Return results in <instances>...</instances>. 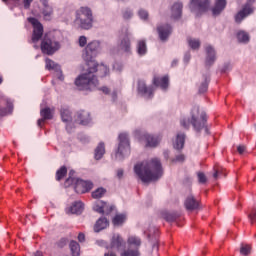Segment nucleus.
Returning <instances> with one entry per match:
<instances>
[{
    "label": "nucleus",
    "mask_w": 256,
    "mask_h": 256,
    "mask_svg": "<svg viewBox=\"0 0 256 256\" xmlns=\"http://www.w3.org/2000/svg\"><path fill=\"white\" fill-rule=\"evenodd\" d=\"M225 7H227V0H216L215 5L212 8V14L214 16L221 15L225 10Z\"/></svg>",
    "instance_id": "4be33fe9"
},
{
    "label": "nucleus",
    "mask_w": 256,
    "mask_h": 256,
    "mask_svg": "<svg viewBox=\"0 0 256 256\" xmlns=\"http://www.w3.org/2000/svg\"><path fill=\"white\" fill-rule=\"evenodd\" d=\"M55 113V108H43L40 110V116L42 117V119H39L37 124L38 127H41V125H43V123H45V121H51V119H53V115Z\"/></svg>",
    "instance_id": "f8f14e48"
},
{
    "label": "nucleus",
    "mask_w": 256,
    "mask_h": 256,
    "mask_svg": "<svg viewBox=\"0 0 256 256\" xmlns=\"http://www.w3.org/2000/svg\"><path fill=\"white\" fill-rule=\"evenodd\" d=\"M118 49L123 51V53L131 54V39H129V34H126L120 41Z\"/></svg>",
    "instance_id": "a211bd4d"
},
{
    "label": "nucleus",
    "mask_w": 256,
    "mask_h": 256,
    "mask_svg": "<svg viewBox=\"0 0 256 256\" xmlns=\"http://www.w3.org/2000/svg\"><path fill=\"white\" fill-rule=\"evenodd\" d=\"M45 67L48 71H61V66H59V64L55 63V61L46 58L45 59Z\"/></svg>",
    "instance_id": "2f4dec72"
},
{
    "label": "nucleus",
    "mask_w": 256,
    "mask_h": 256,
    "mask_svg": "<svg viewBox=\"0 0 256 256\" xmlns=\"http://www.w3.org/2000/svg\"><path fill=\"white\" fill-rule=\"evenodd\" d=\"M205 51H206V65L208 67H211V65H213V63H215L217 59L215 48H213V46L211 45H207L205 47Z\"/></svg>",
    "instance_id": "dca6fc26"
},
{
    "label": "nucleus",
    "mask_w": 256,
    "mask_h": 256,
    "mask_svg": "<svg viewBox=\"0 0 256 256\" xmlns=\"http://www.w3.org/2000/svg\"><path fill=\"white\" fill-rule=\"evenodd\" d=\"M76 122L80 125H89V123H91V114L85 110L78 112L76 115Z\"/></svg>",
    "instance_id": "aec40b11"
},
{
    "label": "nucleus",
    "mask_w": 256,
    "mask_h": 256,
    "mask_svg": "<svg viewBox=\"0 0 256 256\" xmlns=\"http://www.w3.org/2000/svg\"><path fill=\"white\" fill-rule=\"evenodd\" d=\"M85 45H87V37L80 36L79 37V46L80 47H85Z\"/></svg>",
    "instance_id": "8fccbe9b"
},
{
    "label": "nucleus",
    "mask_w": 256,
    "mask_h": 256,
    "mask_svg": "<svg viewBox=\"0 0 256 256\" xmlns=\"http://www.w3.org/2000/svg\"><path fill=\"white\" fill-rule=\"evenodd\" d=\"M187 211H197L199 209V201L194 196H188L184 202Z\"/></svg>",
    "instance_id": "6ab92c4d"
},
{
    "label": "nucleus",
    "mask_w": 256,
    "mask_h": 256,
    "mask_svg": "<svg viewBox=\"0 0 256 256\" xmlns=\"http://www.w3.org/2000/svg\"><path fill=\"white\" fill-rule=\"evenodd\" d=\"M109 227V220L107 218L102 217L99 218L94 226V231L99 233V231H103V229H107Z\"/></svg>",
    "instance_id": "bb28decb"
},
{
    "label": "nucleus",
    "mask_w": 256,
    "mask_h": 256,
    "mask_svg": "<svg viewBox=\"0 0 256 256\" xmlns=\"http://www.w3.org/2000/svg\"><path fill=\"white\" fill-rule=\"evenodd\" d=\"M67 175V167L62 166L60 169L56 171V181H61Z\"/></svg>",
    "instance_id": "58836bf2"
},
{
    "label": "nucleus",
    "mask_w": 256,
    "mask_h": 256,
    "mask_svg": "<svg viewBox=\"0 0 256 256\" xmlns=\"http://www.w3.org/2000/svg\"><path fill=\"white\" fill-rule=\"evenodd\" d=\"M181 127L184 129H189L190 125H192L199 133L202 129H205L206 133H209V129H207V114L205 112H202L199 117V107L195 106L192 109V119L191 121L189 119H182L180 121Z\"/></svg>",
    "instance_id": "7ed1b4c3"
},
{
    "label": "nucleus",
    "mask_w": 256,
    "mask_h": 256,
    "mask_svg": "<svg viewBox=\"0 0 256 256\" xmlns=\"http://www.w3.org/2000/svg\"><path fill=\"white\" fill-rule=\"evenodd\" d=\"M100 47L101 43L99 41H92L87 44L84 50L83 59L87 62L88 71L79 75L75 80V85L79 91H91L99 85V80H97L95 73H98L99 77H106L109 73L107 66L99 65L93 61V58L97 57Z\"/></svg>",
    "instance_id": "f257e3e1"
},
{
    "label": "nucleus",
    "mask_w": 256,
    "mask_h": 256,
    "mask_svg": "<svg viewBox=\"0 0 256 256\" xmlns=\"http://www.w3.org/2000/svg\"><path fill=\"white\" fill-rule=\"evenodd\" d=\"M27 21L28 23H31L33 27L31 38L32 43H39V41H41L43 38V24H41V22H39V20L35 17H28Z\"/></svg>",
    "instance_id": "1a4fd4ad"
},
{
    "label": "nucleus",
    "mask_w": 256,
    "mask_h": 256,
    "mask_svg": "<svg viewBox=\"0 0 256 256\" xmlns=\"http://www.w3.org/2000/svg\"><path fill=\"white\" fill-rule=\"evenodd\" d=\"M60 115L63 123H71L73 121V118L71 117V111H69V108L62 107L60 109Z\"/></svg>",
    "instance_id": "c756f323"
},
{
    "label": "nucleus",
    "mask_w": 256,
    "mask_h": 256,
    "mask_svg": "<svg viewBox=\"0 0 256 256\" xmlns=\"http://www.w3.org/2000/svg\"><path fill=\"white\" fill-rule=\"evenodd\" d=\"M175 65H177V60H174V61L172 62V67H175Z\"/></svg>",
    "instance_id": "e2e57ef3"
},
{
    "label": "nucleus",
    "mask_w": 256,
    "mask_h": 256,
    "mask_svg": "<svg viewBox=\"0 0 256 256\" xmlns=\"http://www.w3.org/2000/svg\"><path fill=\"white\" fill-rule=\"evenodd\" d=\"M43 5V9H42V15H43V19L45 21H51V19H53V7H51L49 5V2L46 4H42Z\"/></svg>",
    "instance_id": "cd10ccee"
},
{
    "label": "nucleus",
    "mask_w": 256,
    "mask_h": 256,
    "mask_svg": "<svg viewBox=\"0 0 256 256\" xmlns=\"http://www.w3.org/2000/svg\"><path fill=\"white\" fill-rule=\"evenodd\" d=\"M100 91L104 92L105 95H109V93H111V90L106 86L100 88Z\"/></svg>",
    "instance_id": "6e6d98bb"
},
{
    "label": "nucleus",
    "mask_w": 256,
    "mask_h": 256,
    "mask_svg": "<svg viewBox=\"0 0 256 256\" xmlns=\"http://www.w3.org/2000/svg\"><path fill=\"white\" fill-rule=\"evenodd\" d=\"M221 175H223V168L219 166L214 167V174H213L214 179H219Z\"/></svg>",
    "instance_id": "a18cd8bd"
},
{
    "label": "nucleus",
    "mask_w": 256,
    "mask_h": 256,
    "mask_svg": "<svg viewBox=\"0 0 256 256\" xmlns=\"http://www.w3.org/2000/svg\"><path fill=\"white\" fill-rule=\"evenodd\" d=\"M35 256H39V255L36 254Z\"/></svg>",
    "instance_id": "774afa93"
},
{
    "label": "nucleus",
    "mask_w": 256,
    "mask_h": 256,
    "mask_svg": "<svg viewBox=\"0 0 256 256\" xmlns=\"http://www.w3.org/2000/svg\"><path fill=\"white\" fill-rule=\"evenodd\" d=\"M123 169H118L117 170V177L118 179H123Z\"/></svg>",
    "instance_id": "4d7b16f0"
},
{
    "label": "nucleus",
    "mask_w": 256,
    "mask_h": 256,
    "mask_svg": "<svg viewBox=\"0 0 256 256\" xmlns=\"http://www.w3.org/2000/svg\"><path fill=\"white\" fill-rule=\"evenodd\" d=\"M187 42L191 49H199L201 47V41L199 39L188 38Z\"/></svg>",
    "instance_id": "ea45409f"
},
{
    "label": "nucleus",
    "mask_w": 256,
    "mask_h": 256,
    "mask_svg": "<svg viewBox=\"0 0 256 256\" xmlns=\"http://www.w3.org/2000/svg\"><path fill=\"white\" fill-rule=\"evenodd\" d=\"M70 251L72 253V256H81V246L77 241H71L70 242Z\"/></svg>",
    "instance_id": "473e14b6"
},
{
    "label": "nucleus",
    "mask_w": 256,
    "mask_h": 256,
    "mask_svg": "<svg viewBox=\"0 0 256 256\" xmlns=\"http://www.w3.org/2000/svg\"><path fill=\"white\" fill-rule=\"evenodd\" d=\"M209 77L208 76H203V81L199 86V93H207V90L209 89Z\"/></svg>",
    "instance_id": "f704fd0d"
},
{
    "label": "nucleus",
    "mask_w": 256,
    "mask_h": 256,
    "mask_svg": "<svg viewBox=\"0 0 256 256\" xmlns=\"http://www.w3.org/2000/svg\"><path fill=\"white\" fill-rule=\"evenodd\" d=\"M78 241H79L80 243L85 242V234L79 233V234H78Z\"/></svg>",
    "instance_id": "5fc2aeb1"
},
{
    "label": "nucleus",
    "mask_w": 256,
    "mask_h": 256,
    "mask_svg": "<svg viewBox=\"0 0 256 256\" xmlns=\"http://www.w3.org/2000/svg\"><path fill=\"white\" fill-rule=\"evenodd\" d=\"M13 113V102L7 100L6 106H0V117H7Z\"/></svg>",
    "instance_id": "c85d7f7f"
},
{
    "label": "nucleus",
    "mask_w": 256,
    "mask_h": 256,
    "mask_svg": "<svg viewBox=\"0 0 256 256\" xmlns=\"http://www.w3.org/2000/svg\"><path fill=\"white\" fill-rule=\"evenodd\" d=\"M66 212L71 215H81L83 213V202L81 201H76L70 206Z\"/></svg>",
    "instance_id": "5701e85b"
},
{
    "label": "nucleus",
    "mask_w": 256,
    "mask_h": 256,
    "mask_svg": "<svg viewBox=\"0 0 256 256\" xmlns=\"http://www.w3.org/2000/svg\"><path fill=\"white\" fill-rule=\"evenodd\" d=\"M172 19H181V15H183V3L176 2L172 6Z\"/></svg>",
    "instance_id": "393cba45"
},
{
    "label": "nucleus",
    "mask_w": 256,
    "mask_h": 256,
    "mask_svg": "<svg viewBox=\"0 0 256 256\" xmlns=\"http://www.w3.org/2000/svg\"><path fill=\"white\" fill-rule=\"evenodd\" d=\"M253 13V8L249 5L246 4L242 10H240L236 15H235V21L237 23H241L245 19V17H248V15H251Z\"/></svg>",
    "instance_id": "f3484780"
},
{
    "label": "nucleus",
    "mask_w": 256,
    "mask_h": 256,
    "mask_svg": "<svg viewBox=\"0 0 256 256\" xmlns=\"http://www.w3.org/2000/svg\"><path fill=\"white\" fill-rule=\"evenodd\" d=\"M138 15L140 19H143L144 21H147V19H149V12H147V10H139Z\"/></svg>",
    "instance_id": "de8ad7c7"
},
{
    "label": "nucleus",
    "mask_w": 256,
    "mask_h": 256,
    "mask_svg": "<svg viewBox=\"0 0 256 256\" xmlns=\"http://www.w3.org/2000/svg\"><path fill=\"white\" fill-rule=\"evenodd\" d=\"M126 219H127V216H125V214H117L113 218L112 223L113 225L120 227V225H123V223H125Z\"/></svg>",
    "instance_id": "c9c22d12"
},
{
    "label": "nucleus",
    "mask_w": 256,
    "mask_h": 256,
    "mask_svg": "<svg viewBox=\"0 0 256 256\" xmlns=\"http://www.w3.org/2000/svg\"><path fill=\"white\" fill-rule=\"evenodd\" d=\"M179 214L176 213H166L164 214V219L168 221V223H173V221H177Z\"/></svg>",
    "instance_id": "79ce46f5"
},
{
    "label": "nucleus",
    "mask_w": 256,
    "mask_h": 256,
    "mask_svg": "<svg viewBox=\"0 0 256 256\" xmlns=\"http://www.w3.org/2000/svg\"><path fill=\"white\" fill-rule=\"evenodd\" d=\"M189 59H190L189 56H185L184 61H186V62L188 63V62H189Z\"/></svg>",
    "instance_id": "052dcab7"
},
{
    "label": "nucleus",
    "mask_w": 256,
    "mask_h": 256,
    "mask_svg": "<svg viewBox=\"0 0 256 256\" xmlns=\"http://www.w3.org/2000/svg\"><path fill=\"white\" fill-rule=\"evenodd\" d=\"M157 237L159 235V228L157 227H150L148 230V239H151L153 237Z\"/></svg>",
    "instance_id": "37998d69"
},
{
    "label": "nucleus",
    "mask_w": 256,
    "mask_h": 256,
    "mask_svg": "<svg viewBox=\"0 0 256 256\" xmlns=\"http://www.w3.org/2000/svg\"><path fill=\"white\" fill-rule=\"evenodd\" d=\"M158 31V35H159V39L162 41H167L169 39V35H171V33H173V28L171 27V25H163V26H159L157 28Z\"/></svg>",
    "instance_id": "2eb2a0df"
},
{
    "label": "nucleus",
    "mask_w": 256,
    "mask_h": 256,
    "mask_svg": "<svg viewBox=\"0 0 256 256\" xmlns=\"http://www.w3.org/2000/svg\"><path fill=\"white\" fill-rule=\"evenodd\" d=\"M210 3L209 0H191L189 7L192 12L200 11L205 13L209 9Z\"/></svg>",
    "instance_id": "9d476101"
},
{
    "label": "nucleus",
    "mask_w": 256,
    "mask_h": 256,
    "mask_svg": "<svg viewBox=\"0 0 256 256\" xmlns=\"http://www.w3.org/2000/svg\"><path fill=\"white\" fill-rule=\"evenodd\" d=\"M42 53L45 55H54L61 49V44L59 41L49 37V35L45 34L40 45Z\"/></svg>",
    "instance_id": "0eeeda50"
},
{
    "label": "nucleus",
    "mask_w": 256,
    "mask_h": 256,
    "mask_svg": "<svg viewBox=\"0 0 256 256\" xmlns=\"http://www.w3.org/2000/svg\"><path fill=\"white\" fill-rule=\"evenodd\" d=\"M105 193H107V189L100 187L97 188L92 192V198L93 199H101L102 197H105Z\"/></svg>",
    "instance_id": "e433bc0d"
},
{
    "label": "nucleus",
    "mask_w": 256,
    "mask_h": 256,
    "mask_svg": "<svg viewBox=\"0 0 256 256\" xmlns=\"http://www.w3.org/2000/svg\"><path fill=\"white\" fill-rule=\"evenodd\" d=\"M141 141L144 142L145 147H157L161 143V137L146 133L142 135Z\"/></svg>",
    "instance_id": "ddd939ff"
},
{
    "label": "nucleus",
    "mask_w": 256,
    "mask_h": 256,
    "mask_svg": "<svg viewBox=\"0 0 256 256\" xmlns=\"http://www.w3.org/2000/svg\"><path fill=\"white\" fill-rule=\"evenodd\" d=\"M93 209L96 213H100L101 215H111L114 207L109 205L107 202L97 201L94 204Z\"/></svg>",
    "instance_id": "9b49d317"
},
{
    "label": "nucleus",
    "mask_w": 256,
    "mask_h": 256,
    "mask_svg": "<svg viewBox=\"0 0 256 256\" xmlns=\"http://www.w3.org/2000/svg\"><path fill=\"white\" fill-rule=\"evenodd\" d=\"M33 0H23L24 9H29L31 7V2Z\"/></svg>",
    "instance_id": "603ef678"
},
{
    "label": "nucleus",
    "mask_w": 256,
    "mask_h": 256,
    "mask_svg": "<svg viewBox=\"0 0 256 256\" xmlns=\"http://www.w3.org/2000/svg\"><path fill=\"white\" fill-rule=\"evenodd\" d=\"M237 39L239 43H249V34L245 31H240L237 33Z\"/></svg>",
    "instance_id": "4c0bfd02"
},
{
    "label": "nucleus",
    "mask_w": 256,
    "mask_h": 256,
    "mask_svg": "<svg viewBox=\"0 0 256 256\" xmlns=\"http://www.w3.org/2000/svg\"><path fill=\"white\" fill-rule=\"evenodd\" d=\"M69 175H70L69 177H73V176H71V175H75V171L71 170L70 173H69Z\"/></svg>",
    "instance_id": "680f3d73"
},
{
    "label": "nucleus",
    "mask_w": 256,
    "mask_h": 256,
    "mask_svg": "<svg viewBox=\"0 0 256 256\" xmlns=\"http://www.w3.org/2000/svg\"><path fill=\"white\" fill-rule=\"evenodd\" d=\"M248 219L250 220V223L253 225L256 223V208H254L251 213L248 215Z\"/></svg>",
    "instance_id": "09e8293b"
},
{
    "label": "nucleus",
    "mask_w": 256,
    "mask_h": 256,
    "mask_svg": "<svg viewBox=\"0 0 256 256\" xmlns=\"http://www.w3.org/2000/svg\"><path fill=\"white\" fill-rule=\"evenodd\" d=\"M240 254L244 256L251 255V245L242 243L240 246Z\"/></svg>",
    "instance_id": "a19ab883"
},
{
    "label": "nucleus",
    "mask_w": 256,
    "mask_h": 256,
    "mask_svg": "<svg viewBox=\"0 0 256 256\" xmlns=\"http://www.w3.org/2000/svg\"><path fill=\"white\" fill-rule=\"evenodd\" d=\"M65 185L68 187L69 185H74V191L80 195H83V193H89V191L93 189V182L84 181L71 176L66 179Z\"/></svg>",
    "instance_id": "423d86ee"
},
{
    "label": "nucleus",
    "mask_w": 256,
    "mask_h": 256,
    "mask_svg": "<svg viewBox=\"0 0 256 256\" xmlns=\"http://www.w3.org/2000/svg\"><path fill=\"white\" fill-rule=\"evenodd\" d=\"M138 92L148 97V99H151V97H153V87H147V85L143 81L138 82Z\"/></svg>",
    "instance_id": "412c9836"
},
{
    "label": "nucleus",
    "mask_w": 256,
    "mask_h": 256,
    "mask_svg": "<svg viewBox=\"0 0 256 256\" xmlns=\"http://www.w3.org/2000/svg\"><path fill=\"white\" fill-rule=\"evenodd\" d=\"M174 149H177L178 151H181L183 147H185V133H178L176 135V139L173 143Z\"/></svg>",
    "instance_id": "a878e982"
},
{
    "label": "nucleus",
    "mask_w": 256,
    "mask_h": 256,
    "mask_svg": "<svg viewBox=\"0 0 256 256\" xmlns=\"http://www.w3.org/2000/svg\"><path fill=\"white\" fill-rule=\"evenodd\" d=\"M176 161L183 163V161H185V155L180 154V155L176 156Z\"/></svg>",
    "instance_id": "864d4df0"
},
{
    "label": "nucleus",
    "mask_w": 256,
    "mask_h": 256,
    "mask_svg": "<svg viewBox=\"0 0 256 256\" xmlns=\"http://www.w3.org/2000/svg\"><path fill=\"white\" fill-rule=\"evenodd\" d=\"M247 147H245V145H240L237 147V151L240 155H243L246 151Z\"/></svg>",
    "instance_id": "3c124183"
},
{
    "label": "nucleus",
    "mask_w": 256,
    "mask_h": 256,
    "mask_svg": "<svg viewBox=\"0 0 256 256\" xmlns=\"http://www.w3.org/2000/svg\"><path fill=\"white\" fill-rule=\"evenodd\" d=\"M127 243L130 247L134 249H127L121 252L120 256H140L139 248L141 247V238L138 236H129Z\"/></svg>",
    "instance_id": "6e6552de"
},
{
    "label": "nucleus",
    "mask_w": 256,
    "mask_h": 256,
    "mask_svg": "<svg viewBox=\"0 0 256 256\" xmlns=\"http://www.w3.org/2000/svg\"><path fill=\"white\" fill-rule=\"evenodd\" d=\"M110 245L112 249H118L119 251V249L125 247V240L118 234L112 237Z\"/></svg>",
    "instance_id": "b1692460"
},
{
    "label": "nucleus",
    "mask_w": 256,
    "mask_h": 256,
    "mask_svg": "<svg viewBox=\"0 0 256 256\" xmlns=\"http://www.w3.org/2000/svg\"><path fill=\"white\" fill-rule=\"evenodd\" d=\"M134 171L143 183L157 181V179L163 177V166H161V160L157 158L144 161L141 164H136Z\"/></svg>",
    "instance_id": "f03ea898"
},
{
    "label": "nucleus",
    "mask_w": 256,
    "mask_h": 256,
    "mask_svg": "<svg viewBox=\"0 0 256 256\" xmlns=\"http://www.w3.org/2000/svg\"><path fill=\"white\" fill-rule=\"evenodd\" d=\"M119 145L115 153L116 161H123L127 155H131V144L129 143V135L121 133L118 136Z\"/></svg>",
    "instance_id": "39448f33"
},
{
    "label": "nucleus",
    "mask_w": 256,
    "mask_h": 256,
    "mask_svg": "<svg viewBox=\"0 0 256 256\" xmlns=\"http://www.w3.org/2000/svg\"><path fill=\"white\" fill-rule=\"evenodd\" d=\"M4 3H7L9 0H2ZM12 1H19V0H12Z\"/></svg>",
    "instance_id": "338daca9"
},
{
    "label": "nucleus",
    "mask_w": 256,
    "mask_h": 256,
    "mask_svg": "<svg viewBox=\"0 0 256 256\" xmlns=\"http://www.w3.org/2000/svg\"><path fill=\"white\" fill-rule=\"evenodd\" d=\"M122 16H123V19H125V20L131 19V17H133V11L131 9L127 8L122 11Z\"/></svg>",
    "instance_id": "49530a36"
},
{
    "label": "nucleus",
    "mask_w": 256,
    "mask_h": 256,
    "mask_svg": "<svg viewBox=\"0 0 256 256\" xmlns=\"http://www.w3.org/2000/svg\"><path fill=\"white\" fill-rule=\"evenodd\" d=\"M59 79H60V81H63V79H64L63 75H60Z\"/></svg>",
    "instance_id": "0e129e2a"
},
{
    "label": "nucleus",
    "mask_w": 256,
    "mask_h": 256,
    "mask_svg": "<svg viewBox=\"0 0 256 256\" xmlns=\"http://www.w3.org/2000/svg\"><path fill=\"white\" fill-rule=\"evenodd\" d=\"M75 23L80 29L86 31L91 29V27H93V12H91V9L88 7H81L78 9L76 11Z\"/></svg>",
    "instance_id": "20e7f679"
},
{
    "label": "nucleus",
    "mask_w": 256,
    "mask_h": 256,
    "mask_svg": "<svg viewBox=\"0 0 256 256\" xmlns=\"http://www.w3.org/2000/svg\"><path fill=\"white\" fill-rule=\"evenodd\" d=\"M105 155V143L101 142L98 144V146L95 149L94 158L96 161H99L100 159H103V156Z\"/></svg>",
    "instance_id": "7c9ffc66"
},
{
    "label": "nucleus",
    "mask_w": 256,
    "mask_h": 256,
    "mask_svg": "<svg viewBox=\"0 0 256 256\" xmlns=\"http://www.w3.org/2000/svg\"><path fill=\"white\" fill-rule=\"evenodd\" d=\"M197 177H198V182L201 185H205V183H207V176L205 175V173L203 172H198L197 173Z\"/></svg>",
    "instance_id": "c03bdc74"
},
{
    "label": "nucleus",
    "mask_w": 256,
    "mask_h": 256,
    "mask_svg": "<svg viewBox=\"0 0 256 256\" xmlns=\"http://www.w3.org/2000/svg\"><path fill=\"white\" fill-rule=\"evenodd\" d=\"M137 53L140 56L146 55L147 53V43L145 40H140L137 43Z\"/></svg>",
    "instance_id": "72a5a7b5"
},
{
    "label": "nucleus",
    "mask_w": 256,
    "mask_h": 256,
    "mask_svg": "<svg viewBox=\"0 0 256 256\" xmlns=\"http://www.w3.org/2000/svg\"><path fill=\"white\" fill-rule=\"evenodd\" d=\"M104 256H117V254L113 251H109V252L105 253Z\"/></svg>",
    "instance_id": "13d9d810"
},
{
    "label": "nucleus",
    "mask_w": 256,
    "mask_h": 256,
    "mask_svg": "<svg viewBox=\"0 0 256 256\" xmlns=\"http://www.w3.org/2000/svg\"><path fill=\"white\" fill-rule=\"evenodd\" d=\"M40 3H42V5H47V3H49V0H40Z\"/></svg>",
    "instance_id": "bf43d9fd"
},
{
    "label": "nucleus",
    "mask_w": 256,
    "mask_h": 256,
    "mask_svg": "<svg viewBox=\"0 0 256 256\" xmlns=\"http://www.w3.org/2000/svg\"><path fill=\"white\" fill-rule=\"evenodd\" d=\"M3 83V77L0 76V85Z\"/></svg>",
    "instance_id": "69168bd1"
},
{
    "label": "nucleus",
    "mask_w": 256,
    "mask_h": 256,
    "mask_svg": "<svg viewBox=\"0 0 256 256\" xmlns=\"http://www.w3.org/2000/svg\"><path fill=\"white\" fill-rule=\"evenodd\" d=\"M152 83L155 87H160L163 91L169 89V76H157L153 77Z\"/></svg>",
    "instance_id": "4468645a"
}]
</instances>
